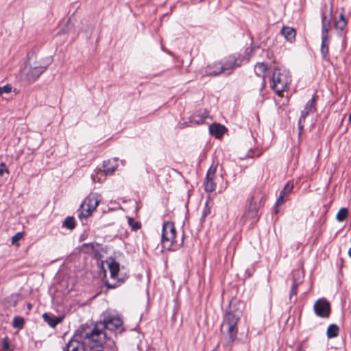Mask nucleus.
Here are the masks:
<instances>
[{
    "mask_svg": "<svg viewBox=\"0 0 351 351\" xmlns=\"http://www.w3.org/2000/svg\"><path fill=\"white\" fill-rule=\"evenodd\" d=\"M314 311L317 316L328 317L330 311V304L326 300L319 299L314 304Z\"/></svg>",
    "mask_w": 351,
    "mask_h": 351,
    "instance_id": "obj_11",
    "label": "nucleus"
},
{
    "mask_svg": "<svg viewBox=\"0 0 351 351\" xmlns=\"http://www.w3.org/2000/svg\"><path fill=\"white\" fill-rule=\"evenodd\" d=\"M347 25V21L344 17V9L339 15V19L335 22V27L337 29L343 31Z\"/></svg>",
    "mask_w": 351,
    "mask_h": 351,
    "instance_id": "obj_19",
    "label": "nucleus"
},
{
    "mask_svg": "<svg viewBox=\"0 0 351 351\" xmlns=\"http://www.w3.org/2000/svg\"><path fill=\"white\" fill-rule=\"evenodd\" d=\"M247 210L258 213V208L256 202L254 201V199H251Z\"/></svg>",
    "mask_w": 351,
    "mask_h": 351,
    "instance_id": "obj_30",
    "label": "nucleus"
},
{
    "mask_svg": "<svg viewBox=\"0 0 351 351\" xmlns=\"http://www.w3.org/2000/svg\"><path fill=\"white\" fill-rule=\"evenodd\" d=\"M348 215V210L346 208H341L339 209L336 215V219L338 221H344Z\"/></svg>",
    "mask_w": 351,
    "mask_h": 351,
    "instance_id": "obj_23",
    "label": "nucleus"
},
{
    "mask_svg": "<svg viewBox=\"0 0 351 351\" xmlns=\"http://www.w3.org/2000/svg\"><path fill=\"white\" fill-rule=\"evenodd\" d=\"M217 171V165H212L208 169L204 182L205 190L207 192H213L215 190L216 184L214 182Z\"/></svg>",
    "mask_w": 351,
    "mask_h": 351,
    "instance_id": "obj_12",
    "label": "nucleus"
},
{
    "mask_svg": "<svg viewBox=\"0 0 351 351\" xmlns=\"http://www.w3.org/2000/svg\"><path fill=\"white\" fill-rule=\"evenodd\" d=\"M291 82V77L288 71L276 68L274 69L271 87L278 95L285 91L289 83Z\"/></svg>",
    "mask_w": 351,
    "mask_h": 351,
    "instance_id": "obj_5",
    "label": "nucleus"
},
{
    "mask_svg": "<svg viewBox=\"0 0 351 351\" xmlns=\"http://www.w3.org/2000/svg\"><path fill=\"white\" fill-rule=\"evenodd\" d=\"M221 65V63H218L215 64V66L217 67L214 71H219V66Z\"/></svg>",
    "mask_w": 351,
    "mask_h": 351,
    "instance_id": "obj_39",
    "label": "nucleus"
},
{
    "mask_svg": "<svg viewBox=\"0 0 351 351\" xmlns=\"http://www.w3.org/2000/svg\"><path fill=\"white\" fill-rule=\"evenodd\" d=\"M28 308H31V305H30V304H29V305H28Z\"/></svg>",
    "mask_w": 351,
    "mask_h": 351,
    "instance_id": "obj_42",
    "label": "nucleus"
},
{
    "mask_svg": "<svg viewBox=\"0 0 351 351\" xmlns=\"http://www.w3.org/2000/svg\"><path fill=\"white\" fill-rule=\"evenodd\" d=\"M243 217H245L246 219H251L253 221H256L258 217V213L247 210L245 213Z\"/></svg>",
    "mask_w": 351,
    "mask_h": 351,
    "instance_id": "obj_28",
    "label": "nucleus"
},
{
    "mask_svg": "<svg viewBox=\"0 0 351 351\" xmlns=\"http://www.w3.org/2000/svg\"><path fill=\"white\" fill-rule=\"evenodd\" d=\"M27 62L24 69L26 80L34 82L51 64V57H43L34 53H28Z\"/></svg>",
    "mask_w": 351,
    "mask_h": 351,
    "instance_id": "obj_2",
    "label": "nucleus"
},
{
    "mask_svg": "<svg viewBox=\"0 0 351 351\" xmlns=\"http://www.w3.org/2000/svg\"><path fill=\"white\" fill-rule=\"evenodd\" d=\"M43 317L51 327H55L62 321V317L51 316L46 313L43 315Z\"/></svg>",
    "mask_w": 351,
    "mask_h": 351,
    "instance_id": "obj_17",
    "label": "nucleus"
},
{
    "mask_svg": "<svg viewBox=\"0 0 351 351\" xmlns=\"http://www.w3.org/2000/svg\"><path fill=\"white\" fill-rule=\"evenodd\" d=\"M242 316V310L237 307L234 304L230 303L228 308L223 315L221 330L229 335L231 341H234L237 336V323Z\"/></svg>",
    "mask_w": 351,
    "mask_h": 351,
    "instance_id": "obj_3",
    "label": "nucleus"
},
{
    "mask_svg": "<svg viewBox=\"0 0 351 351\" xmlns=\"http://www.w3.org/2000/svg\"><path fill=\"white\" fill-rule=\"evenodd\" d=\"M95 172H96V174H99V173H101V169H97L95 171Z\"/></svg>",
    "mask_w": 351,
    "mask_h": 351,
    "instance_id": "obj_40",
    "label": "nucleus"
},
{
    "mask_svg": "<svg viewBox=\"0 0 351 351\" xmlns=\"http://www.w3.org/2000/svg\"><path fill=\"white\" fill-rule=\"evenodd\" d=\"M339 328L335 324H330L327 329L326 335L329 339L337 337Z\"/></svg>",
    "mask_w": 351,
    "mask_h": 351,
    "instance_id": "obj_22",
    "label": "nucleus"
},
{
    "mask_svg": "<svg viewBox=\"0 0 351 351\" xmlns=\"http://www.w3.org/2000/svg\"><path fill=\"white\" fill-rule=\"evenodd\" d=\"M267 70V65L264 63H257L255 65L254 71L256 75H261L263 74Z\"/></svg>",
    "mask_w": 351,
    "mask_h": 351,
    "instance_id": "obj_24",
    "label": "nucleus"
},
{
    "mask_svg": "<svg viewBox=\"0 0 351 351\" xmlns=\"http://www.w3.org/2000/svg\"><path fill=\"white\" fill-rule=\"evenodd\" d=\"M330 29V18H328L324 13L322 14V35L321 53L324 58L328 53V31Z\"/></svg>",
    "mask_w": 351,
    "mask_h": 351,
    "instance_id": "obj_8",
    "label": "nucleus"
},
{
    "mask_svg": "<svg viewBox=\"0 0 351 351\" xmlns=\"http://www.w3.org/2000/svg\"><path fill=\"white\" fill-rule=\"evenodd\" d=\"M117 162L118 159L117 158H114L104 162L103 171L106 176L112 173L116 170L118 166Z\"/></svg>",
    "mask_w": 351,
    "mask_h": 351,
    "instance_id": "obj_14",
    "label": "nucleus"
},
{
    "mask_svg": "<svg viewBox=\"0 0 351 351\" xmlns=\"http://www.w3.org/2000/svg\"><path fill=\"white\" fill-rule=\"evenodd\" d=\"M317 97L316 95H314L305 105V107L304 110L302 111L301 116L300 117L299 121H298V127L300 130L304 128V125L302 124V122L304 121L306 117L312 113H314L316 110L315 107V103L317 101Z\"/></svg>",
    "mask_w": 351,
    "mask_h": 351,
    "instance_id": "obj_10",
    "label": "nucleus"
},
{
    "mask_svg": "<svg viewBox=\"0 0 351 351\" xmlns=\"http://www.w3.org/2000/svg\"><path fill=\"white\" fill-rule=\"evenodd\" d=\"M183 240L180 244L176 241V229L173 223L165 222L162 225L161 244L164 250L176 251L178 246L182 245Z\"/></svg>",
    "mask_w": 351,
    "mask_h": 351,
    "instance_id": "obj_4",
    "label": "nucleus"
},
{
    "mask_svg": "<svg viewBox=\"0 0 351 351\" xmlns=\"http://www.w3.org/2000/svg\"><path fill=\"white\" fill-rule=\"evenodd\" d=\"M103 320L97 322L93 327L82 326L78 328L77 336L93 346H102L109 338L106 330L123 331V320L121 317L110 312L103 314Z\"/></svg>",
    "mask_w": 351,
    "mask_h": 351,
    "instance_id": "obj_1",
    "label": "nucleus"
},
{
    "mask_svg": "<svg viewBox=\"0 0 351 351\" xmlns=\"http://www.w3.org/2000/svg\"><path fill=\"white\" fill-rule=\"evenodd\" d=\"M12 86L10 85H5L4 86L0 87V96L2 95L3 93H9L11 92Z\"/></svg>",
    "mask_w": 351,
    "mask_h": 351,
    "instance_id": "obj_31",
    "label": "nucleus"
},
{
    "mask_svg": "<svg viewBox=\"0 0 351 351\" xmlns=\"http://www.w3.org/2000/svg\"><path fill=\"white\" fill-rule=\"evenodd\" d=\"M78 329L77 330L74 338L71 339L63 348V351H85L84 343L88 344L84 339L77 336ZM89 345L92 346L90 343Z\"/></svg>",
    "mask_w": 351,
    "mask_h": 351,
    "instance_id": "obj_9",
    "label": "nucleus"
},
{
    "mask_svg": "<svg viewBox=\"0 0 351 351\" xmlns=\"http://www.w3.org/2000/svg\"><path fill=\"white\" fill-rule=\"evenodd\" d=\"M210 210L209 208L205 207L202 215L201 220L203 221L206 217V216L210 213Z\"/></svg>",
    "mask_w": 351,
    "mask_h": 351,
    "instance_id": "obj_34",
    "label": "nucleus"
},
{
    "mask_svg": "<svg viewBox=\"0 0 351 351\" xmlns=\"http://www.w3.org/2000/svg\"><path fill=\"white\" fill-rule=\"evenodd\" d=\"M106 286L109 288H114L116 287L115 285H110V283H106Z\"/></svg>",
    "mask_w": 351,
    "mask_h": 351,
    "instance_id": "obj_38",
    "label": "nucleus"
},
{
    "mask_svg": "<svg viewBox=\"0 0 351 351\" xmlns=\"http://www.w3.org/2000/svg\"><path fill=\"white\" fill-rule=\"evenodd\" d=\"M298 351H303V350H302V346H300L298 347Z\"/></svg>",
    "mask_w": 351,
    "mask_h": 351,
    "instance_id": "obj_41",
    "label": "nucleus"
},
{
    "mask_svg": "<svg viewBox=\"0 0 351 351\" xmlns=\"http://www.w3.org/2000/svg\"><path fill=\"white\" fill-rule=\"evenodd\" d=\"M293 189V184L287 182L283 189L280 192L279 197L277 199L276 206L281 205L285 201V197L290 194Z\"/></svg>",
    "mask_w": 351,
    "mask_h": 351,
    "instance_id": "obj_13",
    "label": "nucleus"
},
{
    "mask_svg": "<svg viewBox=\"0 0 351 351\" xmlns=\"http://www.w3.org/2000/svg\"><path fill=\"white\" fill-rule=\"evenodd\" d=\"M253 49L252 47H247L245 49L246 58H249L251 53L252 52Z\"/></svg>",
    "mask_w": 351,
    "mask_h": 351,
    "instance_id": "obj_35",
    "label": "nucleus"
},
{
    "mask_svg": "<svg viewBox=\"0 0 351 351\" xmlns=\"http://www.w3.org/2000/svg\"><path fill=\"white\" fill-rule=\"evenodd\" d=\"M24 236V233L23 232H18L16 233L14 236L12 237V243L13 245H18V241H19L20 239H21Z\"/></svg>",
    "mask_w": 351,
    "mask_h": 351,
    "instance_id": "obj_29",
    "label": "nucleus"
},
{
    "mask_svg": "<svg viewBox=\"0 0 351 351\" xmlns=\"http://www.w3.org/2000/svg\"><path fill=\"white\" fill-rule=\"evenodd\" d=\"M100 202L99 196L97 194H91L86 197L80 205L78 217L80 219H86L90 216L97 207Z\"/></svg>",
    "mask_w": 351,
    "mask_h": 351,
    "instance_id": "obj_6",
    "label": "nucleus"
},
{
    "mask_svg": "<svg viewBox=\"0 0 351 351\" xmlns=\"http://www.w3.org/2000/svg\"><path fill=\"white\" fill-rule=\"evenodd\" d=\"M299 285L292 283L291 287V291H290V299L292 298L293 295H295L297 293V287Z\"/></svg>",
    "mask_w": 351,
    "mask_h": 351,
    "instance_id": "obj_33",
    "label": "nucleus"
},
{
    "mask_svg": "<svg viewBox=\"0 0 351 351\" xmlns=\"http://www.w3.org/2000/svg\"><path fill=\"white\" fill-rule=\"evenodd\" d=\"M91 180L93 182H95L96 181H98V182L101 181V178L95 174L91 175Z\"/></svg>",
    "mask_w": 351,
    "mask_h": 351,
    "instance_id": "obj_36",
    "label": "nucleus"
},
{
    "mask_svg": "<svg viewBox=\"0 0 351 351\" xmlns=\"http://www.w3.org/2000/svg\"><path fill=\"white\" fill-rule=\"evenodd\" d=\"M7 173L8 174L10 173L8 169L6 167L5 163L1 162L0 164V176H2L3 173Z\"/></svg>",
    "mask_w": 351,
    "mask_h": 351,
    "instance_id": "obj_32",
    "label": "nucleus"
},
{
    "mask_svg": "<svg viewBox=\"0 0 351 351\" xmlns=\"http://www.w3.org/2000/svg\"><path fill=\"white\" fill-rule=\"evenodd\" d=\"M242 60H240L239 55H233L229 57L228 60L224 63L219 66V71H210L207 70L206 73L208 75H217L221 73H226L227 75L230 74L235 68L239 66L241 64Z\"/></svg>",
    "mask_w": 351,
    "mask_h": 351,
    "instance_id": "obj_7",
    "label": "nucleus"
},
{
    "mask_svg": "<svg viewBox=\"0 0 351 351\" xmlns=\"http://www.w3.org/2000/svg\"><path fill=\"white\" fill-rule=\"evenodd\" d=\"M283 36L289 41L293 40L295 37V31L290 27H284L281 30Z\"/></svg>",
    "mask_w": 351,
    "mask_h": 351,
    "instance_id": "obj_18",
    "label": "nucleus"
},
{
    "mask_svg": "<svg viewBox=\"0 0 351 351\" xmlns=\"http://www.w3.org/2000/svg\"><path fill=\"white\" fill-rule=\"evenodd\" d=\"M226 128L220 124L213 123L209 126L210 133L217 138L221 137L226 132Z\"/></svg>",
    "mask_w": 351,
    "mask_h": 351,
    "instance_id": "obj_16",
    "label": "nucleus"
},
{
    "mask_svg": "<svg viewBox=\"0 0 351 351\" xmlns=\"http://www.w3.org/2000/svg\"><path fill=\"white\" fill-rule=\"evenodd\" d=\"M9 348V343L7 341V339H3V348L4 350H8Z\"/></svg>",
    "mask_w": 351,
    "mask_h": 351,
    "instance_id": "obj_37",
    "label": "nucleus"
},
{
    "mask_svg": "<svg viewBox=\"0 0 351 351\" xmlns=\"http://www.w3.org/2000/svg\"><path fill=\"white\" fill-rule=\"evenodd\" d=\"M207 117L208 113L206 110H204L202 111H198L197 113L194 114L189 118V121L191 123L195 125L202 124L204 122Z\"/></svg>",
    "mask_w": 351,
    "mask_h": 351,
    "instance_id": "obj_15",
    "label": "nucleus"
},
{
    "mask_svg": "<svg viewBox=\"0 0 351 351\" xmlns=\"http://www.w3.org/2000/svg\"><path fill=\"white\" fill-rule=\"evenodd\" d=\"M108 268L110 271V276L112 278H115L119 271V265L115 261H112L108 263Z\"/></svg>",
    "mask_w": 351,
    "mask_h": 351,
    "instance_id": "obj_21",
    "label": "nucleus"
},
{
    "mask_svg": "<svg viewBox=\"0 0 351 351\" xmlns=\"http://www.w3.org/2000/svg\"><path fill=\"white\" fill-rule=\"evenodd\" d=\"M128 224L133 230H138L141 228V223L138 221H135L132 217H128Z\"/></svg>",
    "mask_w": 351,
    "mask_h": 351,
    "instance_id": "obj_27",
    "label": "nucleus"
},
{
    "mask_svg": "<svg viewBox=\"0 0 351 351\" xmlns=\"http://www.w3.org/2000/svg\"><path fill=\"white\" fill-rule=\"evenodd\" d=\"M304 278L303 271L301 270H295L292 273V283L300 285L302 283Z\"/></svg>",
    "mask_w": 351,
    "mask_h": 351,
    "instance_id": "obj_20",
    "label": "nucleus"
},
{
    "mask_svg": "<svg viewBox=\"0 0 351 351\" xmlns=\"http://www.w3.org/2000/svg\"><path fill=\"white\" fill-rule=\"evenodd\" d=\"M24 324V319L21 317H15L13 320V326L21 328Z\"/></svg>",
    "mask_w": 351,
    "mask_h": 351,
    "instance_id": "obj_26",
    "label": "nucleus"
},
{
    "mask_svg": "<svg viewBox=\"0 0 351 351\" xmlns=\"http://www.w3.org/2000/svg\"><path fill=\"white\" fill-rule=\"evenodd\" d=\"M63 226L69 230H72L75 227L74 219L72 217H68L63 222Z\"/></svg>",
    "mask_w": 351,
    "mask_h": 351,
    "instance_id": "obj_25",
    "label": "nucleus"
}]
</instances>
